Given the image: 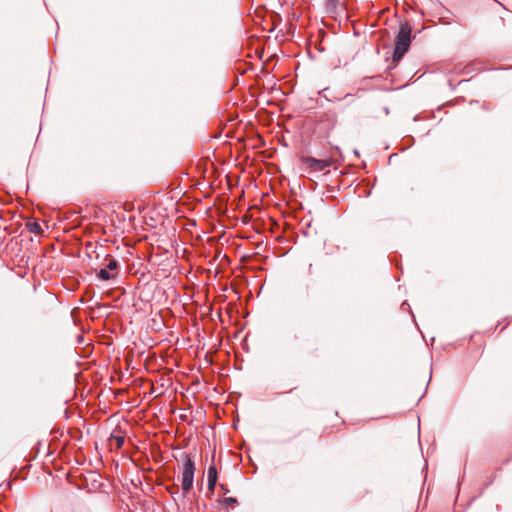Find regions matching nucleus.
<instances>
[{
  "label": "nucleus",
  "mask_w": 512,
  "mask_h": 512,
  "mask_svg": "<svg viewBox=\"0 0 512 512\" xmlns=\"http://www.w3.org/2000/svg\"><path fill=\"white\" fill-rule=\"evenodd\" d=\"M115 442L117 448H120L123 445L124 439L122 437H115Z\"/></svg>",
  "instance_id": "7"
},
{
  "label": "nucleus",
  "mask_w": 512,
  "mask_h": 512,
  "mask_svg": "<svg viewBox=\"0 0 512 512\" xmlns=\"http://www.w3.org/2000/svg\"><path fill=\"white\" fill-rule=\"evenodd\" d=\"M117 262L114 259L109 260L106 268L100 269L98 273V277L102 280H110L114 277V274L111 271H115L117 269Z\"/></svg>",
  "instance_id": "4"
},
{
  "label": "nucleus",
  "mask_w": 512,
  "mask_h": 512,
  "mask_svg": "<svg viewBox=\"0 0 512 512\" xmlns=\"http://www.w3.org/2000/svg\"><path fill=\"white\" fill-rule=\"evenodd\" d=\"M29 231L35 234H40L42 232L41 226L37 222H32L28 224Z\"/></svg>",
  "instance_id": "6"
},
{
  "label": "nucleus",
  "mask_w": 512,
  "mask_h": 512,
  "mask_svg": "<svg viewBox=\"0 0 512 512\" xmlns=\"http://www.w3.org/2000/svg\"><path fill=\"white\" fill-rule=\"evenodd\" d=\"M208 489L213 492L217 482V470L215 466H210L207 472Z\"/></svg>",
  "instance_id": "5"
},
{
  "label": "nucleus",
  "mask_w": 512,
  "mask_h": 512,
  "mask_svg": "<svg viewBox=\"0 0 512 512\" xmlns=\"http://www.w3.org/2000/svg\"><path fill=\"white\" fill-rule=\"evenodd\" d=\"M411 32V26L407 22L400 25L393 54L394 61H399L408 51L411 44Z\"/></svg>",
  "instance_id": "1"
},
{
  "label": "nucleus",
  "mask_w": 512,
  "mask_h": 512,
  "mask_svg": "<svg viewBox=\"0 0 512 512\" xmlns=\"http://www.w3.org/2000/svg\"><path fill=\"white\" fill-rule=\"evenodd\" d=\"M195 465L192 459L188 456H184V463L181 475V486L184 494H187L193 488L194 482Z\"/></svg>",
  "instance_id": "2"
},
{
  "label": "nucleus",
  "mask_w": 512,
  "mask_h": 512,
  "mask_svg": "<svg viewBox=\"0 0 512 512\" xmlns=\"http://www.w3.org/2000/svg\"><path fill=\"white\" fill-rule=\"evenodd\" d=\"M304 165L312 171H323L331 165L330 160L326 159H315L313 157L302 158Z\"/></svg>",
  "instance_id": "3"
},
{
  "label": "nucleus",
  "mask_w": 512,
  "mask_h": 512,
  "mask_svg": "<svg viewBox=\"0 0 512 512\" xmlns=\"http://www.w3.org/2000/svg\"><path fill=\"white\" fill-rule=\"evenodd\" d=\"M225 501L227 503H235L236 502V499L235 498H232V497H229V498H226Z\"/></svg>",
  "instance_id": "8"
}]
</instances>
